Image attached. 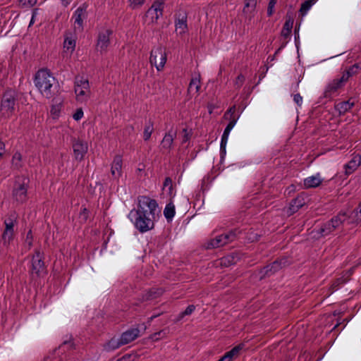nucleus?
<instances>
[{"mask_svg":"<svg viewBox=\"0 0 361 361\" xmlns=\"http://www.w3.org/2000/svg\"><path fill=\"white\" fill-rule=\"evenodd\" d=\"M345 283V280L343 277L336 279L335 281H333V283L331 285L330 288L331 289V293L338 290L340 286Z\"/></svg>","mask_w":361,"mask_h":361,"instance_id":"obj_40","label":"nucleus"},{"mask_svg":"<svg viewBox=\"0 0 361 361\" xmlns=\"http://www.w3.org/2000/svg\"><path fill=\"white\" fill-rule=\"evenodd\" d=\"M130 357V355H123L122 357H121L118 361H128Z\"/></svg>","mask_w":361,"mask_h":361,"instance_id":"obj_53","label":"nucleus"},{"mask_svg":"<svg viewBox=\"0 0 361 361\" xmlns=\"http://www.w3.org/2000/svg\"><path fill=\"white\" fill-rule=\"evenodd\" d=\"M183 142H186L190 139V135L186 128H184L183 130Z\"/></svg>","mask_w":361,"mask_h":361,"instance_id":"obj_51","label":"nucleus"},{"mask_svg":"<svg viewBox=\"0 0 361 361\" xmlns=\"http://www.w3.org/2000/svg\"><path fill=\"white\" fill-rule=\"evenodd\" d=\"M163 8L164 4L162 2H154L147 11V18H149L152 23L156 22L162 16Z\"/></svg>","mask_w":361,"mask_h":361,"instance_id":"obj_16","label":"nucleus"},{"mask_svg":"<svg viewBox=\"0 0 361 361\" xmlns=\"http://www.w3.org/2000/svg\"><path fill=\"white\" fill-rule=\"evenodd\" d=\"M344 82H345L341 78H335L329 82L325 87L324 97L325 98L331 99L333 97L336 96L338 89L343 85Z\"/></svg>","mask_w":361,"mask_h":361,"instance_id":"obj_11","label":"nucleus"},{"mask_svg":"<svg viewBox=\"0 0 361 361\" xmlns=\"http://www.w3.org/2000/svg\"><path fill=\"white\" fill-rule=\"evenodd\" d=\"M243 348V345H238L233 348H232L230 351L225 353L224 357H226L228 361H231L233 357L237 355L239 351Z\"/></svg>","mask_w":361,"mask_h":361,"instance_id":"obj_36","label":"nucleus"},{"mask_svg":"<svg viewBox=\"0 0 361 361\" xmlns=\"http://www.w3.org/2000/svg\"><path fill=\"white\" fill-rule=\"evenodd\" d=\"M257 4V0H245V7L243 8L244 12L253 10Z\"/></svg>","mask_w":361,"mask_h":361,"instance_id":"obj_43","label":"nucleus"},{"mask_svg":"<svg viewBox=\"0 0 361 361\" xmlns=\"http://www.w3.org/2000/svg\"><path fill=\"white\" fill-rule=\"evenodd\" d=\"M14 235V231H8L5 230L4 231L1 236V239L3 241V244L4 245H8L10 244V243L13 240Z\"/></svg>","mask_w":361,"mask_h":361,"instance_id":"obj_34","label":"nucleus"},{"mask_svg":"<svg viewBox=\"0 0 361 361\" xmlns=\"http://www.w3.org/2000/svg\"><path fill=\"white\" fill-rule=\"evenodd\" d=\"M200 90V75L197 74V75L192 78L190 82L189 83L188 92L190 94H198V92Z\"/></svg>","mask_w":361,"mask_h":361,"instance_id":"obj_24","label":"nucleus"},{"mask_svg":"<svg viewBox=\"0 0 361 361\" xmlns=\"http://www.w3.org/2000/svg\"><path fill=\"white\" fill-rule=\"evenodd\" d=\"M360 68V65L358 63H355L351 66L346 71H345L341 78L343 80L346 82L350 77L357 74Z\"/></svg>","mask_w":361,"mask_h":361,"instance_id":"obj_28","label":"nucleus"},{"mask_svg":"<svg viewBox=\"0 0 361 361\" xmlns=\"http://www.w3.org/2000/svg\"><path fill=\"white\" fill-rule=\"evenodd\" d=\"M154 131L153 122L149 121L145 126L143 131V139L145 141H147L150 139L152 134Z\"/></svg>","mask_w":361,"mask_h":361,"instance_id":"obj_30","label":"nucleus"},{"mask_svg":"<svg viewBox=\"0 0 361 361\" xmlns=\"http://www.w3.org/2000/svg\"><path fill=\"white\" fill-rule=\"evenodd\" d=\"M168 186L170 190L172 189V180L169 177L166 178L164 182V187Z\"/></svg>","mask_w":361,"mask_h":361,"instance_id":"obj_50","label":"nucleus"},{"mask_svg":"<svg viewBox=\"0 0 361 361\" xmlns=\"http://www.w3.org/2000/svg\"><path fill=\"white\" fill-rule=\"evenodd\" d=\"M284 263L285 262L283 259L276 260L271 264L264 267L261 271L262 276H269L274 274L275 272L278 271L283 267Z\"/></svg>","mask_w":361,"mask_h":361,"instance_id":"obj_17","label":"nucleus"},{"mask_svg":"<svg viewBox=\"0 0 361 361\" xmlns=\"http://www.w3.org/2000/svg\"><path fill=\"white\" fill-rule=\"evenodd\" d=\"M347 214L345 212H340L336 216H334L331 220V226L335 229L338 228L343 224L347 219Z\"/></svg>","mask_w":361,"mask_h":361,"instance_id":"obj_26","label":"nucleus"},{"mask_svg":"<svg viewBox=\"0 0 361 361\" xmlns=\"http://www.w3.org/2000/svg\"><path fill=\"white\" fill-rule=\"evenodd\" d=\"M353 155L357 159V163L360 164L361 166V154H353Z\"/></svg>","mask_w":361,"mask_h":361,"instance_id":"obj_54","label":"nucleus"},{"mask_svg":"<svg viewBox=\"0 0 361 361\" xmlns=\"http://www.w3.org/2000/svg\"><path fill=\"white\" fill-rule=\"evenodd\" d=\"M293 20H290V19L287 20L285 22L283 29L281 30V35L283 37L287 38L290 36L291 30L293 27Z\"/></svg>","mask_w":361,"mask_h":361,"instance_id":"obj_32","label":"nucleus"},{"mask_svg":"<svg viewBox=\"0 0 361 361\" xmlns=\"http://www.w3.org/2000/svg\"><path fill=\"white\" fill-rule=\"evenodd\" d=\"M235 110H236V107L235 105H233V106L230 107L225 113L224 117L226 119L229 120V123L226 126L223 133L229 135L231 130L235 126V125L239 118V116H235Z\"/></svg>","mask_w":361,"mask_h":361,"instance_id":"obj_15","label":"nucleus"},{"mask_svg":"<svg viewBox=\"0 0 361 361\" xmlns=\"http://www.w3.org/2000/svg\"><path fill=\"white\" fill-rule=\"evenodd\" d=\"M140 330L137 328L130 329L125 332H123L120 339L121 341V344L126 345L135 339H136L139 336Z\"/></svg>","mask_w":361,"mask_h":361,"instance_id":"obj_19","label":"nucleus"},{"mask_svg":"<svg viewBox=\"0 0 361 361\" xmlns=\"http://www.w3.org/2000/svg\"><path fill=\"white\" fill-rule=\"evenodd\" d=\"M355 106V102L350 98L347 101L338 102L335 105V109L339 115H344Z\"/></svg>","mask_w":361,"mask_h":361,"instance_id":"obj_21","label":"nucleus"},{"mask_svg":"<svg viewBox=\"0 0 361 361\" xmlns=\"http://www.w3.org/2000/svg\"><path fill=\"white\" fill-rule=\"evenodd\" d=\"M293 101L298 105L301 106L302 103V97L300 94H295L293 95Z\"/></svg>","mask_w":361,"mask_h":361,"instance_id":"obj_49","label":"nucleus"},{"mask_svg":"<svg viewBox=\"0 0 361 361\" xmlns=\"http://www.w3.org/2000/svg\"><path fill=\"white\" fill-rule=\"evenodd\" d=\"M12 165L16 169L22 167V155L19 152H16L12 157Z\"/></svg>","mask_w":361,"mask_h":361,"instance_id":"obj_37","label":"nucleus"},{"mask_svg":"<svg viewBox=\"0 0 361 361\" xmlns=\"http://www.w3.org/2000/svg\"><path fill=\"white\" fill-rule=\"evenodd\" d=\"M240 233V231L238 229H234L228 231V233L216 235L215 238L211 239L207 243L205 247L206 249H214L224 246L234 241Z\"/></svg>","mask_w":361,"mask_h":361,"instance_id":"obj_5","label":"nucleus"},{"mask_svg":"<svg viewBox=\"0 0 361 361\" xmlns=\"http://www.w3.org/2000/svg\"><path fill=\"white\" fill-rule=\"evenodd\" d=\"M162 291L161 290L151 289L144 296V300H149L156 298L157 296L161 295Z\"/></svg>","mask_w":361,"mask_h":361,"instance_id":"obj_39","label":"nucleus"},{"mask_svg":"<svg viewBox=\"0 0 361 361\" xmlns=\"http://www.w3.org/2000/svg\"><path fill=\"white\" fill-rule=\"evenodd\" d=\"M176 130L173 128H170L169 131L165 133L160 144L161 150L169 152L173 148V142L176 137Z\"/></svg>","mask_w":361,"mask_h":361,"instance_id":"obj_14","label":"nucleus"},{"mask_svg":"<svg viewBox=\"0 0 361 361\" xmlns=\"http://www.w3.org/2000/svg\"><path fill=\"white\" fill-rule=\"evenodd\" d=\"M34 22H35V15H32V18L30 22V24H29V26H31L34 23Z\"/></svg>","mask_w":361,"mask_h":361,"instance_id":"obj_55","label":"nucleus"},{"mask_svg":"<svg viewBox=\"0 0 361 361\" xmlns=\"http://www.w3.org/2000/svg\"><path fill=\"white\" fill-rule=\"evenodd\" d=\"M63 47L66 51L72 53L75 50V39L72 37H66L63 42Z\"/></svg>","mask_w":361,"mask_h":361,"instance_id":"obj_33","label":"nucleus"},{"mask_svg":"<svg viewBox=\"0 0 361 361\" xmlns=\"http://www.w3.org/2000/svg\"><path fill=\"white\" fill-rule=\"evenodd\" d=\"M228 135L223 133L221 136V145H220V151L221 154H226V146L228 142Z\"/></svg>","mask_w":361,"mask_h":361,"instance_id":"obj_41","label":"nucleus"},{"mask_svg":"<svg viewBox=\"0 0 361 361\" xmlns=\"http://www.w3.org/2000/svg\"><path fill=\"white\" fill-rule=\"evenodd\" d=\"M195 310V305H190L186 307V309L183 312H182L180 314L179 317L183 318L185 316L190 315L194 312Z\"/></svg>","mask_w":361,"mask_h":361,"instance_id":"obj_45","label":"nucleus"},{"mask_svg":"<svg viewBox=\"0 0 361 361\" xmlns=\"http://www.w3.org/2000/svg\"><path fill=\"white\" fill-rule=\"evenodd\" d=\"M217 361H228V360L226 359V357H224V355L219 360H218Z\"/></svg>","mask_w":361,"mask_h":361,"instance_id":"obj_56","label":"nucleus"},{"mask_svg":"<svg viewBox=\"0 0 361 361\" xmlns=\"http://www.w3.org/2000/svg\"><path fill=\"white\" fill-rule=\"evenodd\" d=\"M83 116V111L81 108L78 109L76 111L73 115V118L75 121L80 120Z\"/></svg>","mask_w":361,"mask_h":361,"instance_id":"obj_47","label":"nucleus"},{"mask_svg":"<svg viewBox=\"0 0 361 361\" xmlns=\"http://www.w3.org/2000/svg\"><path fill=\"white\" fill-rule=\"evenodd\" d=\"M29 180L25 177H18L14 184L12 195L14 200L23 203L27 198V185Z\"/></svg>","mask_w":361,"mask_h":361,"instance_id":"obj_7","label":"nucleus"},{"mask_svg":"<svg viewBox=\"0 0 361 361\" xmlns=\"http://www.w3.org/2000/svg\"><path fill=\"white\" fill-rule=\"evenodd\" d=\"M129 2V6L132 9H137L141 7L145 2V0H128Z\"/></svg>","mask_w":361,"mask_h":361,"instance_id":"obj_42","label":"nucleus"},{"mask_svg":"<svg viewBox=\"0 0 361 361\" xmlns=\"http://www.w3.org/2000/svg\"><path fill=\"white\" fill-rule=\"evenodd\" d=\"M156 316H152L151 317V319H152L154 317H155Z\"/></svg>","mask_w":361,"mask_h":361,"instance_id":"obj_58","label":"nucleus"},{"mask_svg":"<svg viewBox=\"0 0 361 361\" xmlns=\"http://www.w3.org/2000/svg\"><path fill=\"white\" fill-rule=\"evenodd\" d=\"M317 0H307L301 4L300 8V14L304 16H305L311 7L316 3Z\"/></svg>","mask_w":361,"mask_h":361,"instance_id":"obj_31","label":"nucleus"},{"mask_svg":"<svg viewBox=\"0 0 361 361\" xmlns=\"http://www.w3.org/2000/svg\"><path fill=\"white\" fill-rule=\"evenodd\" d=\"M176 30L180 35H183L188 31L187 16L185 13H180L176 20Z\"/></svg>","mask_w":361,"mask_h":361,"instance_id":"obj_20","label":"nucleus"},{"mask_svg":"<svg viewBox=\"0 0 361 361\" xmlns=\"http://www.w3.org/2000/svg\"><path fill=\"white\" fill-rule=\"evenodd\" d=\"M16 93L12 90L6 91L1 99L0 111L4 117H11L16 109Z\"/></svg>","mask_w":361,"mask_h":361,"instance_id":"obj_6","label":"nucleus"},{"mask_svg":"<svg viewBox=\"0 0 361 361\" xmlns=\"http://www.w3.org/2000/svg\"><path fill=\"white\" fill-rule=\"evenodd\" d=\"M112 32L108 29L101 30L98 35L97 49L101 53L105 52L110 44V35Z\"/></svg>","mask_w":361,"mask_h":361,"instance_id":"obj_12","label":"nucleus"},{"mask_svg":"<svg viewBox=\"0 0 361 361\" xmlns=\"http://www.w3.org/2000/svg\"><path fill=\"white\" fill-rule=\"evenodd\" d=\"M72 147L75 159L77 161H82L88 150L87 142L80 139L73 140Z\"/></svg>","mask_w":361,"mask_h":361,"instance_id":"obj_10","label":"nucleus"},{"mask_svg":"<svg viewBox=\"0 0 361 361\" xmlns=\"http://www.w3.org/2000/svg\"><path fill=\"white\" fill-rule=\"evenodd\" d=\"M87 18V11L85 8L79 7L74 12L72 20L75 31L80 32L83 30V21Z\"/></svg>","mask_w":361,"mask_h":361,"instance_id":"obj_13","label":"nucleus"},{"mask_svg":"<svg viewBox=\"0 0 361 361\" xmlns=\"http://www.w3.org/2000/svg\"><path fill=\"white\" fill-rule=\"evenodd\" d=\"M74 91L78 102H87L91 95L89 80L83 76H76L74 82Z\"/></svg>","mask_w":361,"mask_h":361,"instance_id":"obj_4","label":"nucleus"},{"mask_svg":"<svg viewBox=\"0 0 361 361\" xmlns=\"http://www.w3.org/2000/svg\"><path fill=\"white\" fill-rule=\"evenodd\" d=\"M121 345H123L121 344V341L119 338H111L106 344L104 345V348L106 351H112L116 349H118Z\"/></svg>","mask_w":361,"mask_h":361,"instance_id":"obj_29","label":"nucleus"},{"mask_svg":"<svg viewBox=\"0 0 361 361\" xmlns=\"http://www.w3.org/2000/svg\"><path fill=\"white\" fill-rule=\"evenodd\" d=\"M360 214H361V208H360Z\"/></svg>","mask_w":361,"mask_h":361,"instance_id":"obj_59","label":"nucleus"},{"mask_svg":"<svg viewBox=\"0 0 361 361\" xmlns=\"http://www.w3.org/2000/svg\"><path fill=\"white\" fill-rule=\"evenodd\" d=\"M176 214L175 205L172 202H169L164 209V215L168 222L172 221Z\"/></svg>","mask_w":361,"mask_h":361,"instance_id":"obj_27","label":"nucleus"},{"mask_svg":"<svg viewBox=\"0 0 361 361\" xmlns=\"http://www.w3.org/2000/svg\"><path fill=\"white\" fill-rule=\"evenodd\" d=\"M322 182V178L319 173L309 176L304 179L303 184L305 188H313L318 187Z\"/></svg>","mask_w":361,"mask_h":361,"instance_id":"obj_23","label":"nucleus"},{"mask_svg":"<svg viewBox=\"0 0 361 361\" xmlns=\"http://www.w3.org/2000/svg\"><path fill=\"white\" fill-rule=\"evenodd\" d=\"M167 55L166 50L162 47H157L152 49L149 57V63L154 66L158 71H161L166 64Z\"/></svg>","mask_w":361,"mask_h":361,"instance_id":"obj_8","label":"nucleus"},{"mask_svg":"<svg viewBox=\"0 0 361 361\" xmlns=\"http://www.w3.org/2000/svg\"><path fill=\"white\" fill-rule=\"evenodd\" d=\"M34 83L40 94L47 99L54 97L58 92V81L47 69H40L36 73Z\"/></svg>","mask_w":361,"mask_h":361,"instance_id":"obj_2","label":"nucleus"},{"mask_svg":"<svg viewBox=\"0 0 361 361\" xmlns=\"http://www.w3.org/2000/svg\"><path fill=\"white\" fill-rule=\"evenodd\" d=\"M276 3V0H270L269 3V7L267 9V14L269 16H271L273 13V8L275 6V4Z\"/></svg>","mask_w":361,"mask_h":361,"instance_id":"obj_48","label":"nucleus"},{"mask_svg":"<svg viewBox=\"0 0 361 361\" xmlns=\"http://www.w3.org/2000/svg\"><path fill=\"white\" fill-rule=\"evenodd\" d=\"M5 153V144L0 140V159H1Z\"/></svg>","mask_w":361,"mask_h":361,"instance_id":"obj_52","label":"nucleus"},{"mask_svg":"<svg viewBox=\"0 0 361 361\" xmlns=\"http://www.w3.org/2000/svg\"><path fill=\"white\" fill-rule=\"evenodd\" d=\"M360 164L357 163V159L353 154L351 159L346 163L343 168L345 169V175L349 176L355 172L359 167Z\"/></svg>","mask_w":361,"mask_h":361,"instance_id":"obj_25","label":"nucleus"},{"mask_svg":"<svg viewBox=\"0 0 361 361\" xmlns=\"http://www.w3.org/2000/svg\"><path fill=\"white\" fill-rule=\"evenodd\" d=\"M16 222V221L14 215H11L8 218L4 220V229L8 231H14V226Z\"/></svg>","mask_w":361,"mask_h":361,"instance_id":"obj_38","label":"nucleus"},{"mask_svg":"<svg viewBox=\"0 0 361 361\" xmlns=\"http://www.w3.org/2000/svg\"><path fill=\"white\" fill-rule=\"evenodd\" d=\"M37 0H20V4L23 7L30 8L37 4Z\"/></svg>","mask_w":361,"mask_h":361,"instance_id":"obj_46","label":"nucleus"},{"mask_svg":"<svg viewBox=\"0 0 361 361\" xmlns=\"http://www.w3.org/2000/svg\"><path fill=\"white\" fill-rule=\"evenodd\" d=\"M30 274L32 279L41 277L45 273L44 262L39 250H35L31 260Z\"/></svg>","mask_w":361,"mask_h":361,"instance_id":"obj_9","label":"nucleus"},{"mask_svg":"<svg viewBox=\"0 0 361 361\" xmlns=\"http://www.w3.org/2000/svg\"><path fill=\"white\" fill-rule=\"evenodd\" d=\"M335 229L334 227L331 226V221H329L324 224L319 229V232L322 235H327L332 233Z\"/></svg>","mask_w":361,"mask_h":361,"instance_id":"obj_35","label":"nucleus"},{"mask_svg":"<svg viewBox=\"0 0 361 361\" xmlns=\"http://www.w3.org/2000/svg\"><path fill=\"white\" fill-rule=\"evenodd\" d=\"M245 80V76L243 74L238 75L234 81L235 87L238 89L240 88L243 85Z\"/></svg>","mask_w":361,"mask_h":361,"instance_id":"obj_44","label":"nucleus"},{"mask_svg":"<svg viewBox=\"0 0 361 361\" xmlns=\"http://www.w3.org/2000/svg\"><path fill=\"white\" fill-rule=\"evenodd\" d=\"M73 348L74 343L71 338L65 340L58 348L54 350L49 361H78L75 355L70 352Z\"/></svg>","mask_w":361,"mask_h":361,"instance_id":"obj_3","label":"nucleus"},{"mask_svg":"<svg viewBox=\"0 0 361 361\" xmlns=\"http://www.w3.org/2000/svg\"><path fill=\"white\" fill-rule=\"evenodd\" d=\"M122 162L123 161L121 155L115 156L111 164V173L116 178H119L121 175Z\"/></svg>","mask_w":361,"mask_h":361,"instance_id":"obj_22","label":"nucleus"},{"mask_svg":"<svg viewBox=\"0 0 361 361\" xmlns=\"http://www.w3.org/2000/svg\"><path fill=\"white\" fill-rule=\"evenodd\" d=\"M129 128H130V129L132 131L134 130V128H133V126H129Z\"/></svg>","mask_w":361,"mask_h":361,"instance_id":"obj_57","label":"nucleus"},{"mask_svg":"<svg viewBox=\"0 0 361 361\" xmlns=\"http://www.w3.org/2000/svg\"><path fill=\"white\" fill-rule=\"evenodd\" d=\"M135 204L128 214L135 228L140 233L153 230L161 214L157 201L147 195H139Z\"/></svg>","mask_w":361,"mask_h":361,"instance_id":"obj_1","label":"nucleus"},{"mask_svg":"<svg viewBox=\"0 0 361 361\" xmlns=\"http://www.w3.org/2000/svg\"><path fill=\"white\" fill-rule=\"evenodd\" d=\"M305 204V199L302 195H298L293 199L288 208L287 214L290 216L297 212L302 206Z\"/></svg>","mask_w":361,"mask_h":361,"instance_id":"obj_18","label":"nucleus"}]
</instances>
